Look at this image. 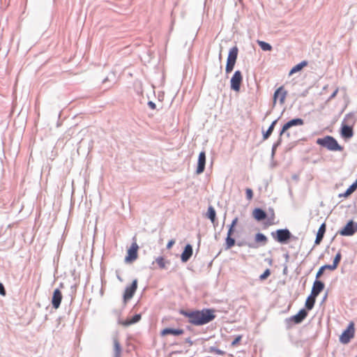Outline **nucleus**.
Returning a JSON list of instances; mask_svg holds the SVG:
<instances>
[{
    "instance_id": "f257e3e1",
    "label": "nucleus",
    "mask_w": 357,
    "mask_h": 357,
    "mask_svg": "<svg viewBox=\"0 0 357 357\" xmlns=\"http://www.w3.org/2000/svg\"><path fill=\"white\" fill-rule=\"evenodd\" d=\"M179 313L188 318V322L194 326H203L215 319V310L211 308H204L201 310H181Z\"/></svg>"
},
{
    "instance_id": "f03ea898",
    "label": "nucleus",
    "mask_w": 357,
    "mask_h": 357,
    "mask_svg": "<svg viewBox=\"0 0 357 357\" xmlns=\"http://www.w3.org/2000/svg\"><path fill=\"white\" fill-rule=\"evenodd\" d=\"M316 143L331 151H341L343 150V146L340 145L336 139L331 135L317 139Z\"/></svg>"
},
{
    "instance_id": "7ed1b4c3",
    "label": "nucleus",
    "mask_w": 357,
    "mask_h": 357,
    "mask_svg": "<svg viewBox=\"0 0 357 357\" xmlns=\"http://www.w3.org/2000/svg\"><path fill=\"white\" fill-rule=\"evenodd\" d=\"M272 238L280 244H287L294 236L287 228L278 229L271 233Z\"/></svg>"
},
{
    "instance_id": "20e7f679",
    "label": "nucleus",
    "mask_w": 357,
    "mask_h": 357,
    "mask_svg": "<svg viewBox=\"0 0 357 357\" xmlns=\"http://www.w3.org/2000/svg\"><path fill=\"white\" fill-rule=\"evenodd\" d=\"M238 49L237 46H234L229 50L225 67L227 73H229L233 70L238 57Z\"/></svg>"
},
{
    "instance_id": "39448f33",
    "label": "nucleus",
    "mask_w": 357,
    "mask_h": 357,
    "mask_svg": "<svg viewBox=\"0 0 357 357\" xmlns=\"http://www.w3.org/2000/svg\"><path fill=\"white\" fill-rule=\"evenodd\" d=\"M355 333V328L354 322L351 321L347 328L343 331L340 336V342L342 344H347L351 339L354 337Z\"/></svg>"
},
{
    "instance_id": "423d86ee",
    "label": "nucleus",
    "mask_w": 357,
    "mask_h": 357,
    "mask_svg": "<svg viewBox=\"0 0 357 357\" xmlns=\"http://www.w3.org/2000/svg\"><path fill=\"white\" fill-rule=\"evenodd\" d=\"M357 231V222L351 220L347 222L344 227L338 233L343 236H353Z\"/></svg>"
},
{
    "instance_id": "0eeeda50",
    "label": "nucleus",
    "mask_w": 357,
    "mask_h": 357,
    "mask_svg": "<svg viewBox=\"0 0 357 357\" xmlns=\"http://www.w3.org/2000/svg\"><path fill=\"white\" fill-rule=\"evenodd\" d=\"M243 82L242 73L240 70H236L230 80V88L231 90L238 92Z\"/></svg>"
},
{
    "instance_id": "6e6552de",
    "label": "nucleus",
    "mask_w": 357,
    "mask_h": 357,
    "mask_svg": "<svg viewBox=\"0 0 357 357\" xmlns=\"http://www.w3.org/2000/svg\"><path fill=\"white\" fill-rule=\"evenodd\" d=\"M137 289V280L135 279L130 285L126 287L123 293V301L126 303L128 301L131 299L135 294Z\"/></svg>"
},
{
    "instance_id": "1a4fd4ad",
    "label": "nucleus",
    "mask_w": 357,
    "mask_h": 357,
    "mask_svg": "<svg viewBox=\"0 0 357 357\" xmlns=\"http://www.w3.org/2000/svg\"><path fill=\"white\" fill-rule=\"evenodd\" d=\"M307 311L305 309H301L298 313L286 319V322H293L295 324H301L307 316Z\"/></svg>"
},
{
    "instance_id": "9d476101",
    "label": "nucleus",
    "mask_w": 357,
    "mask_h": 357,
    "mask_svg": "<svg viewBox=\"0 0 357 357\" xmlns=\"http://www.w3.org/2000/svg\"><path fill=\"white\" fill-rule=\"evenodd\" d=\"M138 248L139 246L136 242L132 243L130 248L128 250L127 256L125 258L126 262H132L137 258Z\"/></svg>"
},
{
    "instance_id": "9b49d317",
    "label": "nucleus",
    "mask_w": 357,
    "mask_h": 357,
    "mask_svg": "<svg viewBox=\"0 0 357 357\" xmlns=\"http://www.w3.org/2000/svg\"><path fill=\"white\" fill-rule=\"evenodd\" d=\"M354 126L341 123L340 135L344 139H348L354 136Z\"/></svg>"
},
{
    "instance_id": "f8f14e48",
    "label": "nucleus",
    "mask_w": 357,
    "mask_h": 357,
    "mask_svg": "<svg viewBox=\"0 0 357 357\" xmlns=\"http://www.w3.org/2000/svg\"><path fill=\"white\" fill-rule=\"evenodd\" d=\"M206 165V153L202 151L199 153L197 160L196 174H200L204 172Z\"/></svg>"
},
{
    "instance_id": "ddd939ff",
    "label": "nucleus",
    "mask_w": 357,
    "mask_h": 357,
    "mask_svg": "<svg viewBox=\"0 0 357 357\" xmlns=\"http://www.w3.org/2000/svg\"><path fill=\"white\" fill-rule=\"evenodd\" d=\"M62 294L59 289H55L52 297V305L53 308L58 309L62 301Z\"/></svg>"
},
{
    "instance_id": "4468645a",
    "label": "nucleus",
    "mask_w": 357,
    "mask_h": 357,
    "mask_svg": "<svg viewBox=\"0 0 357 357\" xmlns=\"http://www.w3.org/2000/svg\"><path fill=\"white\" fill-rule=\"evenodd\" d=\"M193 253L192 246L188 243L184 247V249L181 255V260L183 263H186L191 258Z\"/></svg>"
},
{
    "instance_id": "2eb2a0df",
    "label": "nucleus",
    "mask_w": 357,
    "mask_h": 357,
    "mask_svg": "<svg viewBox=\"0 0 357 357\" xmlns=\"http://www.w3.org/2000/svg\"><path fill=\"white\" fill-rule=\"evenodd\" d=\"M287 91L284 90L283 86H280L273 93V102L275 104L277 99H279L280 104H283L287 96Z\"/></svg>"
},
{
    "instance_id": "dca6fc26",
    "label": "nucleus",
    "mask_w": 357,
    "mask_h": 357,
    "mask_svg": "<svg viewBox=\"0 0 357 357\" xmlns=\"http://www.w3.org/2000/svg\"><path fill=\"white\" fill-rule=\"evenodd\" d=\"M252 216L257 222H261L268 218V214L262 208H255L252 211Z\"/></svg>"
},
{
    "instance_id": "f3484780",
    "label": "nucleus",
    "mask_w": 357,
    "mask_h": 357,
    "mask_svg": "<svg viewBox=\"0 0 357 357\" xmlns=\"http://www.w3.org/2000/svg\"><path fill=\"white\" fill-rule=\"evenodd\" d=\"M184 333V331L181 328H165L160 332L162 336L167 335H172L174 336H178Z\"/></svg>"
},
{
    "instance_id": "a211bd4d",
    "label": "nucleus",
    "mask_w": 357,
    "mask_h": 357,
    "mask_svg": "<svg viewBox=\"0 0 357 357\" xmlns=\"http://www.w3.org/2000/svg\"><path fill=\"white\" fill-rule=\"evenodd\" d=\"M326 223L325 222H323L318 231H317V235H316V238H315V241H314V243L318 245L319 244L323 238H324V234L326 233Z\"/></svg>"
},
{
    "instance_id": "6ab92c4d",
    "label": "nucleus",
    "mask_w": 357,
    "mask_h": 357,
    "mask_svg": "<svg viewBox=\"0 0 357 357\" xmlns=\"http://www.w3.org/2000/svg\"><path fill=\"white\" fill-rule=\"evenodd\" d=\"M356 116L354 112H350L345 115L342 123L354 126L356 122Z\"/></svg>"
},
{
    "instance_id": "aec40b11",
    "label": "nucleus",
    "mask_w": 357,
    "mask_h": 357,
    "mask_svg": "<svg viewBox=\"0 0 357 357\" xmlns=\"http://www.w3.org/2000/svg\"><path fill=\"white\" fill-rule=\"evenodd\" d=\"M142 318L141 314H135L132 317L128 318L124 321L121 322V324L124 326H128L130 325L137 323Z\"/></svg>"
},
{
    "instance_id": "412c9836",
    "label": "nucleus",
    "mask_w": 357,
    "mask_h": 357,
    "mask_svg": "<svg viewBox=\"0 0 357 357\" xmlns=\"http://www.w3.org/2000/svg\"><path fill=\"white\" fill-rule=\"evenodd\" d=\"M278 119L274 120L271 123V125L269 126V127L268 128L266 131H263L262 132L263 139L264 140H266L267 139H268L270 137V136L271 135V134L273 133V132L274 130V128H275V125H276V123L278 122Z\"/></svg>"
},
{
    "instance_id": "4be33fe9",
    "label": "nucleus",
    "mask_w": 357,
    "mask_h": 357,
    "mask_svg": "<svg viewBox=\"0 0 357 357\" xmlns=\"http://www.w3.org/2000/svg\"><path fill=\"white\" fill-rule=\"evenodd\" d=\"M308 64V62L305 60L302 61L299 63L294 66L289 71V75L291 76L293 74L298 73L301 71L304 67L307 66Z\"/></svg>"
},
{
    "instance_id": "5701e85b",
    "label": "nucleus",
    "mask_w": 357,
    "mask_h": 357,
    "mask_svg": "<svg viewBox=\"0 0 357 357\" xmlns=\"http://www.w3.org/2000/svg\"><path fill=\"white\" fill-rule=\"evenodd\" d=\"M268 242V238L262 233L258 232L255 236V243H260L261 245H265Z\"/></svg>"
},
{
    "instance_id": "b1692460",
    "label": "nucleus",
    "mask_w": 357,
    "mask_h": 357,
    "mask_svg": "<svg viewBox=\"0 0 357 357\" xmlns=\"http://www.w3.org/2000/svg\"><path fill=\"white\" fill-rule=\"evenodd\" d=\"M113 343H114V356H113V357H121L122 348L119 343V340L116 337H114L113 339Z\"/></svg>"
},
{
    "instance_id": "393cba45",
    "label": "nucleus",
    "mask_w": 357,
    "mask_h": 357,
    "mask_svg": "<svg viewBox=\"0 0 357 357\" xmlns=\"http://www.w3.org/2000/svg\"><path fill=\"white\" fill-rule=\"evenodd\" d=\"M285 124L289 128H291L294 126H303L304 124V121L301 118H295L288 121L287 123H285Z\"/></svg>"
},
{
    "instance_id": "a878e982",
    "label": "nucleus",
    "mask_w": 357,
    "mask_h": 357,
    "mask_svg": "<svg viewBox=\"0 0 357 357\" xmlns=\"http://www.w3.org/2000/svg\"><path fill=\"white\" fill-rule=\"evenodd\" d=\"M357 189V179L347 189L344 193L339 195L340 197H347Z\"/></svg>"
},
{
    "instance_id": "bb28decb",
    "label": "nucleus",
    "mask_w": 357,
    "mask_h": 357,
    "mask_svg": "<svg viewBox=\"0 0 357 357\" xmlns=\"http://www.w3.org/2000/svg\"><path fill=\"white\" fill-rule=\"evenodd\" d=\"M206 217L211 221L213 225H215L216 219V212L215 208L212 206H209L208 207Z\"/></svg>"
},
{
    "instance_id": "cd10ccee",
    "label": "nucleus",
    "mask_w": 357,
    "mask_h": 357,
    "mask_svg": "<svg viewBox=\"0 0 357 357\" xmlns=\"http://www.w3.org/2000/svg\"><path fill=\"white\" fill-rule=\"evenodd\" d=\"M324 283L319 280H315L312 285V288L315 289V290L319 293H321L324 290Z\"/></svg>"
},
{
    "instance_id": "c85d7f7f",
    "label": "nucleus",
    "mask_w": 357,
    "mask_h": 357,
    "mask_svg": "<svg viewBox=\"0 0 357 357\" xmlns=\"http://www.w3.org/2000/svg\"><path fill=\"white\" fill-rule=\"evenodd\" d=\"M316 300L314 298H312L310 296L307 298L305 303V309L308 311L311 310L314 305Z\"/></svg>"
},
{
    "instance_id": "c756f323",
    "label": "nucleus",
    "mask_w": 357,
    "mask_h": 357,
    "mask_svg": "<svg viewBox=\"0 0 357 357\" xmlns=\"http://www.w3.org/2000/svg\"><path fill=\"white\" fill-rule=\"evenodd\" d=\"M236 243L235 239L230 236H227L225 239V249H230L232 248Z\"/></svg>"
},
{
    "instance_id": "7c9ffc66",
    "label": "nucleus",
    "mask_w": 357,
    "mask_h": 357,
    "mask_svg": "<svg viewBox=\"0 0 357 357\" xmlns=\"http://www.w3.org/2000/svg\"><path fill=\"white\" fill-rule=\"evenodd\" d=\"M257 43L263 51H271L272 50V46L268 43L262 40H258Z\"/></svg>"
},
{
    "instance_id": "2f4dec72",
    "label": "nucleus",
    "mask_w": 357,
    "mask_h": 357,
    "mask_svg": "<svg viewBox=\"0 0 357 357\" xmlns=\"http://www.w3.org/2000/svg\"><path fill=\"white\" fill-rule=\"evenodd\" d=\"M282 138L278 137V140L273 144L272 149H271V158H273L275 154V151L277 148L280 146L282 144Z\"/></svg>"
},
{
    "instance_id": "473e14b6",
    "label": "nucleus",
    "mask_w": 357,
    "mask_h": 357,
    "mask_svg": "<svg viewBox=\"0 0 357 357\" xmlns=\"http://www.w3.org/2000/svg\"><path fill=\"white\" fill-rule=\"evenodd\" d=\"M268 211L270 213V216L268 218V222L267 224L271 225L274 224V220H275V213L273 208H269Z\"/></svg>"
},
{
    "instance_id": "72a5a7b5",
    "label": "nucleus",
    "mask_w": 357,
    "mask_h": 357,
    "mask_svg": "<svg viewBox=\"0 0 357 357\" xmlns=\"http://www.w3.org/2000/svg\"><path fill=\"white\" fill-rule=\"evenodd\" d=\"M341 258H342V255H341L340 252H338L335 255V257H334V259H333V266L334 268H337V266H338L339 263H340V261H341Z\"/></svg>"
},
{
    "instance_id": "f704fd0d",
    "label": "nucleus",
    "mask_w": 357,
    "mask_h": 357,
    "mask_svg": "<svg viewBox=\"0 0 357 357\" xmlns=\"http://www.w3.org/2000/svg\"><path fill=\"white\" fill-rule=\"evenodd\" d=\"M155 262L157 263V264L158 265V266L160 268H162V269L165 268V259L163 257H162V256L158 257L155 259Z\"/></svg>"
},
{
    "instance_id": "c9c22d12",
    "label": "nucleus",
    "mask_w": 357,
    "mask_h": 357,
    "mask_svg": "<svg viewBox=\"0 0 357 357\" xmlns=\"http://www.w3.org/2000/svg\"><path fill=\"white\" fill-rule=\"evenodd\" d=\"M238 246L247 245L250 248H257L258 245H256L255 243L251 242H238L237 243Z\"/></svg>"
},
{
    "instance_id": "e433bc0d",
    "label": "nucleus",
    "mask_w": 357,
    "mask_h": 357,
    "mask_svg": "<svg viewBox=\"0 0 357 357\" xmlns=\"http://www.w3.org/2000/svg\"><path fill=\"white\" fill-rule=\"evenodd\" d=\"M208 351L211 353H214L218 355H224L225 354V351L220 350L215 347H211Z\"/></svg>"
},
{
    "instance_id": "4c0bfd02",
    "label": "nucleus",
    "mask_w": 357,
    "mask_h": 357,
    "mask_svg": "<svg viewBox=\"0 0 357 357\" xmlns=\"http://www.w3.org/2000/svg\"><path fill=\"white\" fill-rule=\"evenodd\" d=\"M271 275V271L270 269L267 268L264 271V272L260 275L259 279L261 280H266L269 275Z\"/></svg>"
},
{
    "instance_id": "58836bf2",
    "label": "nucleus",
    "mask_w": 357,
    "mask_h": 357,
    "mask_svg": "<svg viewBox=\"0 0 357 357\" xmlns=\"http://www.w3.org/2000/svg\"><path fill=\"white\" fill-rule=\"evenodd\" d=\"M289 128L287 126V125L284 123L283 125V126L282 127V129L280 130V133H279V137H281L282 138V136L283 135H284L286 133V132L289 130Z\"/></svg>"
},
{
    "instance_id": "ea45409f",
    "label": "nucleus",
    "mask_w": 357,
    "mask_h": 357,
    "mask_svg": "<svg viewBox=\"0 0 357 357\" xmlns=\"http://www.w3.org/2000/svg\"><path fill=\"white\" fill-rule=\"evenodd\" d=\"M289 128L287 126V125L284 123L283 125V126L282 127V129L280 130V133H279V137H281L282 138V136L283 135H284L286 133V132L289 130Z\"/></svg>"
},
{
    "instance_id": "a19ab883",
    "label": "nucleus",
    "mask_w": 357,
    "mask_h": 357,
    "mask_svg": "<svg viewBox=\"0 0 357 357\" xmlns=\"http://www.w3.org/2000/svg\"><path fill=\"white\" fill-rule=\"evenodd\" d=\"M245 193H246V197L248 199L250 200L252 199L253 197V191L252 189L250 188H247L246 189V191H245Z\"/></svg>"
},
{
    "instance_id": "79ce46f5",
    "label": "nucleus",
    "mask_w": 357,
    "mask_h": 357,
    "mask_svg": "<svg viewBox=\"0 0 357 357\" xmlns=\"http://www.w3.org/2000/svg\"><path fill=\"white\" fill-rule=\"evenodd\" d=\"M242 338V336L241 335H238L236 336L231 342V346H236V344H238L239 343V342L241 341Z\"/></svg>"
},
{
    "instance_id": "37998d69",
    "label": "nucleus",
    "mask_w": 357,
    "mask_h": 357,
    "mask_svg": "<svg viewBox=\"0 0 357 357\" xmlns=\"http://www.w3.org/2000/svg\"><path fill=\"white\" fill-rule=\"evenodd\" d=\"M324 269L323 268L322 266H321L318 271L317 272V274H316V279L315 280H319V278L323 275L324 272Z\"/></svg>"
},
{
    "instance_id": "c03bdc74",
    "label": "nucleus",
    "mask_w": 357,
    "mask_h": 357,
    "mask_svg": "<svg viewBox=\"0 0 357 357\" xmlns=\"http://www.w3.org/2000/svg\"><path fill=\"white\" fill-rule=\"evenodd\" d=\"M320 293L318 292L317 291L315 290V289H313L312 287V291H311V294L310 295V296L312 298H314L316 300V298L317 296H318V295Z\"/></svg>"
},
{
    "instance_id": "a18cd8bd",
    "label": "nucleus",
    "mask_w": 357,
    "mask_h": 357,
    "mask_svg": "<svg viewBox=\"0 0 357 357\" xmlns=\"http://www.w3.org/2000/svg\"><path fill=\"white\" fill-rule=\"evenodd\" d=\"M320 293L318 292L317 291L315 290V289H313L312 287V291H311V294L310 295V296L312 298H314L316 300V298L317 296H318V295Z\"/></svg>"
},
{
    "instance_id": "49530a36",
    "label": "nucleus",
    "mask_w": 357,
    "mask_h": 357,
    "mask_svg": "<svg viewBox=\"0 0 357 357\" xmlns=\"http://www.w3.org/2000/svg\"><path fill=\"white\" fill-rule=\"evenodd\" d=\"M234 230H235V227L233 225H229V229H228V231H227V236H232V235H233V234L234 232Z\"/></svg>"
},
{
    "instance_id": "de8ad7c7",
    "label": "nucleus",
    "mask_w": 357,
    "mask_h": 357,
    "mask_svg": "<svg viewBox=\"0 0 357 357\" xmlns=\"http://www.w3.org/2000/svg\"><path fill=\"white\" fill-rule=\"evenodd\" d=\"M321 266L323 267V268L324 270L328 269V270H330V271H334V270H335L337 268H334L333 266V264H325V265H323Z\"/></svg>"
},
{
    "instance_id": "09e8293b",
    "label": "nucleus",
    "mask_w": 357,
    "mask_h": 357,
    "mask_svg": "<svg viewBox=\"0 0 357 357\" xmlns=\"http://www.w3.org/2000/svg\"><path fill=\"white\" fill-rule=\"evenodd\" d=\"M6 294V291L5 289L4 285L0 282V295L5 296Z\"/></svg>"
},
{
    "instance_id": "8fccbe9b",
    "label": "nucleus",
    "mask_w": 357,
    "mask_h": 357,
    "mask_svg": "<svg viewBox=\"0 0 357 357\" xmlns=\"http://www.w3.org/2000/svg\"><path fill=\"white\" fill-rule=\"evenodd\" d=\"M175 243V241L174 239H172L169 241V242L167 244V249H170Z\"/></svg>"
},
{
    "instance_id": "3c124183",
    "label": "nucleus",
    "mask_w": 357,
    "mask_h": 357,
    "mask_svg": "<svg viewBox=\"0 0 357 357\" xmlns=\"http://www.w3.org/2000/svg\"><path fill=\"white\" fill-rule=\"evenodd\" d=\"M147 105L152 109H155L156 108V105L153 101H149Z\"/></svg>"
},
{
    "instance_id": "603ef678",
    "label": "nucleus",
    "mask_w": 357,
    "mask_h": 357,
    "mask_svg": "<svg viewBox=\"0 0 357 357\" xmlns=\"http://www.w3.org/2000/svg\"><path fill=\"white\" fill-rule=\"evenodd\" d=\"M337 91H338V89H337L336 90H335V91H333V93L330 96V97L328 98V100H331V99L334 98L335 97V96H336V94H337Z\"/></svg>"
},
{
    "instance_id": "864d4df0",
    "label": "nucleus",
    "mask_w": 357,
    "mask_h": 357,
    "mask_svg": "<svg viewBox=\"0 0 357 357\" xmlns=\"http://www.w3.org/2000/svg\"><path fill=\"white\" fill-rule=\"evenodd\" d=\"M238 218L236 217L231 222L229 225H233L234 227H236L237 222H238Z\"/></svg>"
},
{
    "instance_id": "5fc2aeb1",
    "label": "nucleus",
    "mask_w": 357,
    "mask_h": 357,
    "mask_svg": "<svg viewBox=\"0 0 357 357\" xmlns=\"http://www.w3.org/2000/svg\"><path fill=\"white\" fill-rule=\"evenodd\" d=\"M185 341L186 343L189 344V346H192L193 344V341L190 337L185 338Z\"/></svg>"
},
{
    "instance_id": "6e6d98bb",
    "label": "nucleus",
    "mask_w": 357,
    "mask_h": 357,
    "mask_svg": "<svg viewBox=\"0 0 357 357\" xmlns=\"http://www.w3.org/2000/svg\"><path fill=\"white\" fill-rule=\"evenodd\" d=\"M284 257L286 259V262H287L289 261V255L288 252H287L286 254L284 255Z\"/></svg>"
},
{
    "instance_id": "4d7b16f0",
    "label": "nucleus",
    "mask_w": 357,
    "mask_h": 357,
    "mask_svg": "<svg viewBox=\"0 0 357 357\" xmlns=\"http://www.w3.org/2000/svg\"><path fill=\"white\" fill-rule=\"evenodd\" d=\"M285 135H287V137H288L290 136V134H289V132H286Z\"/></svg>"
},
{
    "instance_id": "13d9d810",
    "label": "nucleus",
    "mask_w": 357,
    "mask_h": 357,
    "mask_svg": "<svg viewBox=\"0 0 357 357\" xmlns=\"http://www.w3.org/2000/svg\"><path fill=\"white\" fill-rule=\"evenodd\" d=\"M107 80H108V79H107V77H106V78H105V79H103L102 82H103V83H105V82L106 81H107Z\"/></svg>"
},
{
    "instance_id": "bf43d9fd",
    "label": "nucleus",
    "mask_w": 357,
    "mask_h": 357,
    "mask_svg": "<svg viewBox=\"0 0 357 357\" xmlns=\"http://www.w3.org/2000/svg\"><path fill=\"white\" fill-rule=\"evenodd\" d=\"M217 225H218V222H217V220H215V225H213V226H214V227H215Z\"/></svg>"
},
{
    "instance_id": "052dcab7",
    "label": "nucleus",
    "mask_w": 357,
    "mask_h": 357,
    "mask_svg": "<svg viewBox=\"0 0 357 357\" xmlns=\"http://www.w3.org/2000/svg\"><path fill=\"white\" fill-rule=\"evenodd\" d=\"M327 297V294L324 296V297L323 298V301H325V299Z\"/></svg>"
},
{
    "instance_id": "680f3d73",
    "label": "nucleus",
    "mask_w": 357,
    "mask_h": 357,
    "mask_svg": "<svg viewBox=\"0 0 357 357\" xmlns=\"http://www.w3.org/2000/svg\"><path fill=\"white\" fill-rule=\"evenodd\" d=\"M224 225H225V221L223 222L222 225V227L221 229H222L224 227Z\"/></svg>"
},
{
    "instance_id": "e2e57ef3",
    "label": "nucleus",
    "mask_w": 357,
    "mask_h": 357,
    "mask_svg": "<svg viewBox=\"0 0 357 357\" xmlns=\"http://www.w3.org/2000/svg\"><path fill=\"white\" fill-rule=\"evenodd\" d=\"M268 262H269L271 264L272 262V260L271 259L268 260Z\"/></svg>"
},
{
    "instance_id": "0e129e2a",
    "label": "nucleus",
    "mask_w": 357,
    "mask_h": 357,
    "mask_svg": "<svg viewBox=\"0 0 357 357\" xmlns=\"http://www.w3.org/2000/svg\"><path fill=\"white\" fill-rule=\"evenodd\" d=\"M268 262H269L271 264L272 262V260L271 259L268 260Z\"/></svg>"
},
{
    "instance_id": "69168bd1",
    "label": "nucleus",
    "mask_w": 357,
    "mask_h": 357,
    "mask_svg": "<svg viewBox=\"0 0 357 357\" xmlns=\"http://www.w3.org/2000/svg\"><path fill=\"white\" fill-rule=\"evenodd\" d=\"M356 357H357V356Z\"/></svg>"
}]
</instances>
